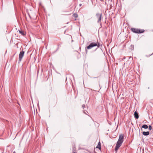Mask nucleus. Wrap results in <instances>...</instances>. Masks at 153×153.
Instances as JSON below:
<instances>
[{"mask_svg": "<svg viewBox=\"0 0 153 153\" xmlns=\"http://www.w3.org/2000/svg\"><path fill=\"white\" fill-rule=\"evenodd\" d=\"M131 30L134 33H143L145 31L144 30L134 28H131Z\"/></svg>", "mask_w": 153, "mask_h": 153, "instance_id": "f257e3e1", "label": "nucleus"}, {"mask_svg": "<svg viewBox=\"0 0 153 153\" xmlns=\"http://www.w3.org/2000/svg\"><path fill=\"white\" fill-rule=\"evenodd\" d=\"M98 42L92 43L87 47V49H91L94 47L98 46Z\"/></svg>", "mask_w": 153, "mask_h": 153, "instance_id": "f03ea898", "label": "nucleus"}, {"mask_svg": "<svg viewBox=\"0 0 153 153\" xmlns=\"http://www.w3.org/2000/svg\"><path fill=\"white\" fill-rule=\"evenodd\" d=\"M122 143V142L117 141L115 148V150L116 151H117V150L119 149V147L121 145Z\"/></svg>", "mask_w": 153, "mask_h": 153, "instance_id": "7ed1b4c3", "label": "nucleus"}, {"mask_svg": "<svg viewBox=\"0 0 153 153\" xmlns=\"http://www.w3.org/2000/svg\"><path fill=\"white\" fill-rule=\"evenodd\" d=\"M97 18L98 19V22H99L101 21L102 14L101 13H98L96 15Z\"/></svg>", "mask_w": 153, "mask_h": 153, "instance_id": "20e7f679", "label": "nucleus"}, {"mask_svg": "<svg viewBox=\"0 0 153 153\" xmlns=\"http://www.w3.org/2000/svg\"><path fill=\"white\" fill-rule=\"evenodd\" d=\"M24 53L25 52L24 51H21L20 52L19 56V61L20 62L21 61L23 57Z\"/></svg>", "mask_w": 153, "mask_h": 153, "instance_id": "39448f33", "label": "nucleus"}, {"mask_svg": "<svg viewBox=\"0 0 153 153\" xmlns=\"http://www.w3.org/2000/svg\"><path fill=\"white\" fill-rule=\"evenodd\" d=\"M124 138L123 135L122 134H120L119 137V139L118 141L120 142H123V139Z\"/></svg>", "mask_w": 153, "mask_h": 153, "instance_id": "423d86ee", "label": "nucleus"}, {"mask_svg": "<svg viewBox=\"0 0 153 153\" xmlns=\"http://www.w3.org/2000/svg\"><path fill=\"white\" fill-rule=\"evenodd\" d=\"M134 116L135 118L137 119L139 118V115L138 113H137V111H135L134 112Z\"/></svg>", "mask_w": 153, "mask_h": 153, "instance_id": "0eeeda50", "label": "nucleus"}, {"mask_svg": "<svg viewBox=\"0 0 153 153\" xmlns=\"http://www.w3.org/2000/svg\"><path fill=\"white\" fill-rule=\"evenodd\" d=\"M19 33L22 35L23 36H24L25 34V32L24 31L22 30H19Z\"/></svg>", "mask_w": 153, "mask_h": 153, "instance_id": "6e6552de", "label": "nucleus"}, {"mask_svg": "<svg viewBox=\"0 0 153 153\" xmlns=\"http://www.w3.org/2000/svg\"><path fill=\"white\" fill-rule=\"evenodd\" d=\"M143 134L144 136H147L149 134V131H143Z\"/></svg>", "mask_w": 153, "mask_h": 153, "instance_id": "1a4fd4ad", "label": "nucleus"}, {"mask_svg": "<svg viewBox=\"0 0 153 153\" xmlns=\"http://www.w3.org/2000/svg\"><path fill=\"white\" fill-rule=\"evenodd\" d=\"M97 148H98L100 149H101V143L100 142H99Z\"/></svg>", "mask_w": 153, "mask_h": 153, "instance_id": "9d476101", "label": "nucleus"}, {"mask_svg": "<svg viewBox=\"0 0 153 153\" xmlns=\"http://www.w3.org/2000/svg\"><path fill=\"white\" fill-rule=\"evenodd\" d=\"M142 127L145 129H147L148 128V126L147 125L144 124L142 126Z\"/></svg>", "mask_w": 153, "mask_h": 153, "instance_id": "9b49d317", "label": "nucleus"}, {"mask_svg": "<svg viewBox=\"0 0 153 153\" xmlns=\"http://www.w3.org/2000/svg\"><path fill=\"white\" fill-rule=\"evenodd\" d=\"M73 16L75 18H77L78 17V15L76 14H73Z\"/></svg>", "mask_w": 153, "mask_h": 153, "instance_id": "f8f14e48", "label": "nucleus"}, {"mask_svg": "<svg viewBox=\"0 0 153 153\" xmlns=\"http://www.w3.org/2000/svg\"><path fill=\"white\" fill-rule=\"evenodd\" d=\"M149 130H151L152 129V126H149Z\"/></svg>", "mask_w": 153, "mask_h": 153, "instance_id": "ddd939ff", "label": "nucleus"}, {"mask_svg": "<svg viewBox=\"0 0 153 153\" xmlns=\"http://www.w3.org/2000/svg\"><path fill=\"white\" fill-rule=\"evenodd\" d=\"M81 5H82V4H79V6H81Z\"/></svg>", "mask_w": 153, "mask_h": 153, "instance_id": "4468645a", "label": "nucleus"}, {"mask_svg": "<svg viewBox=\"0 0 153 153\" xmlns=\"http://www.w3.org/2000/svg\"><path fill=\"white\" fill-rule=\"evenodd\" d=\"M13 153H16L15 152H14Z\"/></svg>", "mask_w": 153, "mask_h": 153, "instance_id": "2eb2a0df", "label": "nucleus"}, {"mask_svg": "<svg viewBox=\"0 0 153 153\" xmlns=\"http://www.w3.org/2000/svg\"><path fill=\"white\" fill-rule=\"evenodd\" d=\"M73 153H76L75 152H73Z\"/></svg>", "mask_w": 153, "mask_h": 153, "instance_id": "dca6fc26", "label": "nucleus"}]
</instances>
